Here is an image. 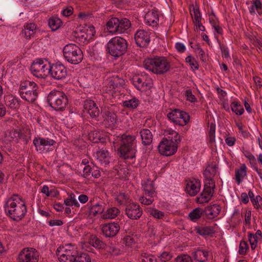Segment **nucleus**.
I'll return each instance as SVG.
<instances>
[{
  "label": "nucleus",
  "instance_id": "6e6d98bb",
  "mask_svg": "<svg viewBox=\"0 0 262 262\" xmlns=\"http://www.w3.org/2000/svg\"><path fill=\"white\" fill-rule=\"evenodd\" d=\"M46 61H44L42 66H41V70L40 71L39 74L41 75V77L40 78H45L46 76L47 75V74H49V69L50 68V64H46L45 63Z\"/></svg>",
  "mask_w": 262,
  "mask_h": 262
},
{
  "label": "nucleus",
  "instance_id": "8fccbe9b",
  "mask_svg": "<svg viewBox=\"0 0 262 262\" xmlns=\"http://www.w3.org/2000/svg\"><path fill=\"white\" fill-rule=\"evenodd\" d=\"M156 195H150L149 196H147V195H144L139 198V201L142 204L145 205H149L152 203L154 201V196Z\"/></svg>",
  "mask_w": 262,
  "mask_h": 262
},
{
  "label": "nucleus",
  "instance_id": "f704fd0d",
  "mask_svg": "<svg viewBox=\"0 0 262 262\" xmlns=\"http://www.w3.org/2000/svg\"><path fill=\"white\" fill-rule=\"evenodd\" d=\"M77 251L72 250L67 251L66 254H58V259L60 262H72Z\"/></svg>",
  "mask_w": 262,
  "mask_h": 262
},
{
  "label": "nucleus",
  "instance_id": "4c0bfd02",
  "mask_svg": "<svg viewBox=\"0 0 262 262\" xmlns=\"http://www.w3.org/2000/svg\"><path fill=\"white\" fill-rule=\"evenodd\" d=\"M62 21L60 18L56 16H52L48 19V25L52 31H54L58 29Z\"/></svg>",
  "mask_w": 262,
  "mask_h": 262
},
{
  "label": "nucleus",
  "instance_id": "37998d69",
  "mask_svg": "<svg viewBox=\"0 0 262 262\" xmlns=\"http://www.w3.org/2000/svg\"><path fill=\"white\" fill-rule=\"evenodd\" d=\"M103 205V203L102 202L97 203L94 205L90 208V214L95 216L98 213H102L104 211Z\"/></svg>",
  "mask_w": 262,
  "mask_h": 262
},
{
  "label": "nucleus",
  "instance_id": "f03ea898",
  "mask_svg": "<svg viewBox=\"0 0 262 262\" xmlns=\"http://www.w3.org/2000/svg\"><path fill=\"white\" fill-rule=\"evenodd\" d=\"M4 208L6 215L15 221L21 220L27 212L25 201L16 194L6 201Z\"/></svg>",
  "mask_w": 262,
  "mask_h": 262
},
{
  "label": "nucleus",
  "instance_id": "dca6fc26",
  "mask_svg": "<svg viewBox=\"0 0 262 262\" xmlns=\"http://www.w3.org/2000/svg\"><path fill=\"white\" fill-rule=\"evenodd\" d=\"M134 38L138 47H146L150 41V33L144 30H139L135 33Z\"/></svg>",
  "mask_w": 262,
  "mask_h": 262
},
{
  "label": "nucleus",
  "instance_id": "e433bc0d",
  "mask_svg": "<svg viewBox=\"0 0 262 262\" xmlns=\"http://www.w3.org/2000/svg\"><path fill=\"white\" fill-rule=\"evenodd\" d=\"M180 110L174 109L167 113V117L169 121L175 125L180 124Z\"/></svg>",
  "mask_w": 262,
  "mask_h": 262
},
{
  "label": "nucleus",
  "instance_id": "ea45409f",
  "mask_svg": "<svg viewBox=\"0 0 262 262\" xmlns=\"http://www.w3.org/2000/svg\"><path fill=\"white\" fill-rule=\"evenodd\" d=\"M147 214L156 219H162L165 215L163 212L154 208H147L146 210Z\"/></svg>",
  "mask_w": 262,
  "mask_h": 262
},
{
  "label": "nucleus",
  "instance_id": "a211bd4d",
  "mask_svg": "<svg viewBox=\"0 0 262 262\" xmlns=\"http://www.w3.org/2000/svg\"><path fill=\"white\" fill-rule=\"evenodd\" d=\"M120 228V226L117 223L112 222L103 225L101 231L105 237H113L117 234Z\"/></svg>",
  "mask_w": 262,
  "mask_h": 262
},
{
  "label": "nucleus",
  "instance_id": "5fc2aeb1",
  "mask_svg": "<svg viewBox=\"0 0 262 262\" xmlns=\"http://www.w3.org/2000/svg\"><path fill=\"white\" fill-rule=\"evenodd\" d=\"M176 262H192L191 257L187 254L178 256L175 259Z\"/></svg>",
  "mask_w": 262,
  "mask_h": 262
},
{
  "label": "nucleus",
  "instance_id": "0eeeda50",
  "mask_svg": "<svg viewBox=\"0 0 262 262\" xmlns=\"http://www.w3.org/2000/svg\"><path fill=\"white\" fill-rule=\"evenodd\" d=\"M117 111V107L112 105H105L102 108L101 115L105 127H113L116 124L118 120Z\"/></svg>",
  "mask_w": 262,
  "mask_h": 262
},
{
  "label": "nucleus",
  "instance_id": "6e6552de",
  "mask_svg": "<svg viewBox=\"0 0 262 262\" xmlns=\"http://www.w3.org/2000/svg\"><path fill=\"white\" fill-rule=\"evenodd\" d=\"M178 143L173 141L172 136L164 137L158 145L159 152L166 156L172 155L177 151Z\"/></svg>",
  "mask_w": 262,
  "mask_h": 262
},
{
  "label": "nucleus",
  "instance_id": "774afa93",
  "mask_svg": "<svg viewBox=\"0 0 262 262\" xmlns=\"http://www.w3.org/2000/svg\"><path fill=\"white\" fill-rule=\"evenodd\" d=\"M91 178H98L100 176L99 168L97 166L93 165L92 171L91 172Z\"/></svg>",
  "mask_w": 262,
  "mask_h": 262
},
{
  "label": "nucleus",
  "instance_id": "c756f323",
  "mask_svg": "<svg viewBox=\"0 0 262 262\" xmlns=\"http://www.w3.org/2000/svg\"><path fill=\"white\" fill-rule=\"evenodd\" d=\"M194 231L196 233L204 237L212 236L215 232L214 228L211 226H197L194 228Z\"/></svg>",
  "mask_w": 262,
  "mask_h": 262
},
{
  "label": "nucleus",
  "instance_id": "603ef678",
  "mask_svg": "<svg viewBox=\"0 0 262 262\" xmlns=\"http://www.w3.org/2000/svg\"><path fill=\"white\" fill-rule=\"evenodd\" d=\"M180 114L181 115L179 120L180 124L178 125H184L189 121V115L187 113L181 110H180Z\"/></svg>",
  "mask_w": 262,
  "mask_h": 262
},
{
  "label": "nucleus",
  "instance_id": "3c124183",
  "mask_svg": "<svg viewBox=\"0 0 262 262\" xmlns=\"http://www.w3.org/2000/svg\"><path fill=\"white\" fill-rule=\"evenodd\" d=\"M93 163H91V165H88L84 166L83 169V174L82 176L83 178L90 180L91 179V172L92 171L93 169Z\"/></svg>",
  "mask_w": 262,
  "mask_h": 262
},
{
  "label": "nucleus",
  "instance_id": "49530a36",
  "mask_svg": "<svg viewBox=\"0 0 262 262\" xmlns=\"http://www.w3.org/2000/svg\"><path fill=\"white\" fill-rule=\"evenodd\" d=\"M231 108L232 111L237 115H242L244 112L243 106L237 101L232 102Z\"/></svg>",
  "mask_w": 262,
  "mask_h": 262
},
{
  "label": "nucleus",
  "instance_id": "c03bdc74",
  "mask_svg": "<svg viewBox=\"0 0 262 262\" xmlns=\"http://www.w3.org/2000/svg\"><path fill=\"white\" fill-rule=\"evenodd\" d=\"M202 215H204V209L196 208L189 213V217L192 221H195L199 219Z\"/></svg>",
  "mask_w": 262,
  "mask_h": 262
},
{
  "label": "nucleus",
  "instance_id": "9b49d317",
  "mask_svg": "<svg viewBox=\"0 0 262 262\" xmlns=\"http://www.w3.org/2000/svg\"><path fill=\"white\" fill-rule=\"evenodd\" d=\"M218 167L215 163L209 164L204 171L205 183L215 187V179L217 177Z\"/></svg>",
  "mask_w": 262,
  "mask_h": 262
},
{
  "label": "nucleus",
  "instance_id": "864d4df0",
  "mask_svg": "<svg viewBox=\"0 0 262 262\" xmlns=\"http://www.w3.org/2000/svg\"><path fill=\"white\" fill-rule=\"evenodd\" d=\"M191 15L192 18L193 23L195 25L199 24V23H201V15L199 9H193V12H191Z\"/></svg>",
  "mask_w": 262,
  "mask_h": 262
},
{
  "label": "nucleus",
  "instance_id": "7c9ffc66",
  "mask_svg": "<svg viewBox=\"0 0 262 262\" xmlns=\"http://www.w3.org/2000/svg\"><path fill=\"white\" fill-rule=\"evenodd\" d=\"M21 98L30 103H33L38 97V90H31L30 92L20 93Z\"/></svg>",
  "mask_w": 262,
  "mask_h": 262
},
{
  "label": "nucleus",
  "instance_id": "e2e57ef3",
  "mask_svg": "<svg viewBox=\"0 0 262 262\" xmlns=\"http://www.w3.org/2000/svg\"><path fill=\"white\" fill-rule=\"evenodd\" d=\"M185 95L187 98V100L191 102H195L197 101L194 95L192 94V91L190 89L187 90L185 92Z\"/></svg>",
  "mask_w": 262,
  "mask_h": 262
},
{
  "label": "nucleus",
  "instance_id": "052dcab7",
  "mask_svg": "<svg viewBox=\"0 0 262 262\" xmlns=\"http://www.w3.org/2000/svg\"><path fill=\"white\" fill-rule=\"evenodd\" d=\"M248 249V245L245 241L241 242L239 244L238 252L241 255H245Z\"/></svg>",
  "mask_w": 262,
  "mask_h": 262
},
{
  "label": "nucleus",
  "instance_id": "a878e982",
  "mask_svg": "<svg viewBox=\"0 0 262 262\" xmlns=\"http://www.w3.org/2000/svg\"><path fill=\"white\" fill-rule=\"evenodd\" d=\"M118 34L128 33L131 30V23L126 18H119Z\"/></svg>",
  "mask_w": 262,
  "mask_h": 262
},
{
  "label": "nucleus",
  "instance_id": "ddd939ff",
  "mask_svg": "<svg viewBox=\"0 0 262 262\" xmlns=\"http://www.w3.org/2000/svg\"><path fill=\"white\" fill-rule=\"evenodd\" d=\"M132 83L135 87L140 91L149 90L152 86L151 79L144 76H136L132 79Z\"/></svg>",
  "mask_w": 262,
  "mask_h": 262
},
{
  "label": "nucleus",
  "instance_id": "c9c22d12",
  "mask_svg": "<svg viewBox=\"0 0 262 262\" xmlns=\"http://www.w3.org/2000/svg\"><path fill=\"white\" fill-rule=\"evenodd\" d=\"M139 104V100L135 97H132L131 98L123 102V106L130 110L136 109Z\"/></svg>",
  "mask_w": 262,
  "mask_h": 262
},
{
  "label": "nucleus",
  "instance_id": "9d476101",
  "mask_svg": "<svg viewBox=\"0 0 262 262\" xmlns=\"http://www.w3.org/2000/svg\"><path fill=\"white\" fill-rule=\"evenodd\" d=\"M39 258L38 251L34 248H23L17 257V262H38Z\"/></svg>",
  "mask_w": 262,
  "mask_h": 262
},
{
  "label": "nucleus",
  "instance_id": "c85d7f7f",
  "mask_svg": "<svg viewBox=\"0 0 262 262\" xmlns=\"http://www.w3.org/2000/svg\"><path fill=\"white\" fill-rule=\"evenodd\" d=\"M44 62L43 60L41 59H36L32 63L30 70L31 73L36 77H41V75L39 74L41 70V66Z\"/></svg>",
  "mask_w": 262,
  "mask_h": 262
},
{
  "label": "nucleus",
  "instance_id": "393cba45",
  "mask_svg": "<svg viewBox=\"0 0 262 262\" xmlns=\"http://www.w3.org/2000/svg\"><path fill=\"white\" fill-rule=\"evenodd\" d=\"M221 207L217 204L208 206L204 209V215L208 219H212L216 217L220 212Z\"/></svg>",
  "mask_w": 262,
  "mask_h": 262
},
{
  "label": "nucleus",
  "instance_id": "79ce46f5",
  "mask_svg": "<svg viewBox=\"0 0 262 262\" xmlns=\"http://www.w3.org/2000/svg\"><path fill=\"white\" fill-rule=\"evenodd\" d=\"M119 210L116 207H111L108 208L105 212L104 213L103 216L104 219H113L115 218L119 213Z\"/></svg>",
  "mask_w": 262,
  "mask_h": 262
},
{
  "label": "nucleus",
  "instance_id": "69168bd1",
  "mask_svg": "<svg viewBox=\"0 0 262 262\" xmlns=\"http://www.w3.org/2000/svg\"><path fill=\"white\" fill-rule=\"evenodd\" d=\"M159 258L161 261L166 262L171 259L172 255L169 252H163L160 255Z\"/></svg>",
  "mask_w": 262,
  "mask_h": 262
},
{
  "label": "nucleus",
  "instance_id": "4468645a",
  "mask_svg": "<svg viewBox=\"0 0 262 262\" xmlns=\"http://www.w3.org/2000/svg\"><path fill=\"white\" fill-rule=\"evenodd\" d=\"M104 84L107 91H112L115 89L123 88L125 84V81L117 75H114L107 78L105 80Z\"/></svg>",
  "mask_w": 262,
  "mask_h": 262
},
{
  "label": "nucleus",
  "instance_id": "72a5a7b5",
  "mask_svg": "<svg viewBox=\"0 0 262 262\" xmlns=\"http://www.w3.org/2000/svg\"><path fill=\"white\" fill-rule=\"evenodd\" d=\"M89 244L97 249H104L106 246L103 242L94 235L90 236Z\"/></svg>",
  "mask_w": 262,
  "mask_h": 262
},
{
  "label": "nucleus",
  "instance_id": "423d86ee",
  "mask_svg": "<svg viewBox=\"0 0 262 262\" xmlns=\"http://www.w3.org/2000/svg\"><path fill=\"white\" fill-rule=\"evenodd\" d=\"M64 58L71 64H76L80 63L83 59L81 50L73 43H69L63 49Z\"/></svg>",
  "mask_w": 262,
  "mask_h": 262
},
{
  "label": "nucleus",
  "instance_id": "5701e85b",
  "mask_svg": "<svg viewBox=\"0 0 262 262\" xmlns=\"http://www.w3.org/2000/svg\"><path fill=\"white\" fill-rule=\"evenodd\" d=\"M210 254V251L203 247L194 249L192 253L193 258L199 262L207 261Z\"/></svg>",
  "mask_w": 262,
  "mask_h": 262
},
{
  "label": "nucleus",
  "instance_id": "7ed1b4c3",
  "mask_svg": "<svg viewBox=\"0 0 262 262\" xmlns=\"http://www.w3.org/2000/svg\"><path fill=\"white\" fill-rule=\"evenodd\" d=\"M144 67L154 74L160 75L168 72L170 64L166 58L156 56L146 59L144 61Z\"/></svg>",
  "mask_w": 262,
  "mask_h": 262
},
{
  "label": "nucleus",
  "instance_id": "1a4fd4ad",
  "mask_svg": "<svg viewBox=\"0 0 262 262\" xmlns=\"http://www.w3.org/2000/svg\"><path fill=\"white\" fill-rule=\"evenodd\" d=\"M33 143L36 150L40 153H42L53 150L56 142L49 138H45L38 135L34 138Z\"/></svg>",
  "mask_w": 262,
  "mask_h": 262
},
{
  "label": "nucleus",
  "instance_id": "de8ad7c7",
  "mask_svg": "<svg viewBox=\"0 0 262 262\" xmlns=\"http://www.w3.org/2000/svg\"><path fill=\"white\" fill-rule=\"evenodd\" d=\"M139 262H157V259L153 255L147 253H143L141 255Z\"/></svg>",
  "mask_w": 262,
  "mask_h": 262
},
{
  "label": "nucleus",
  "instance_id": "2f4dec72",
  "mask_svg": "<svg viewBox=\"0 0 262 262\" xmlns=\"http://www.w3.org/2000/svg\"><path fill=\"white\" fill-rule=\"evenodd\" d=\"M5 104L8 108L13 110L18 109L20 105L18 99L12 95L7 96L5 98Z\"/></svg>",
  "mask_w": 262,
  "mask_h": 262
},
{
  "label": "nucleus",
  "instance_id": "6ab92c4d",
  "mask_svg": "<svg viewBox=\"0 0 262 262\" xmlns=\"http://www.w3.org/2000/svg\"><path fill=\"white\" fill-rule=\"evenodd\" d=\"M142 145L144 147L152 148L153 135L150 130L147 128H142L139 132Z\"/></svg>",
  "mask_w": 262,
  "mask_h": 262
},
{
  "label": "nucleus",
  "instance_id": "cd10ccee",
  "mask_svg": "<svg viewBox=\"0 0 262 262\" xmlns=\"http://www.w3.org/2000/svg\"><path fill=\"white\" fill-rule=\"evenodd\" d=\"M38 85L33 81L25 80L21 81L19 93L30 92L31 90H37Z\"/></svg>",
  "mask_w": 262,
  "mask_h": 262
},
{
  "label": "nucleus",
  "instance_id": "39448f33",
  "mask_svg": "<svg viewBox=\"0 0 262 262\" xmlns=\"http://www.w3.org/2000/svg\"><path fill=\"white\" fill-rule=\"evenodd\" d=\"M47 101L51 107L58 111L64 110L69 103L66 94L56 90L50 92L47 97Z\"/></svg>",
  "mask_w": 262,
  "mask_h": 262
},
{
  "label": "nucleus",
  "instance_id": "aec40b11",
  "mask_svg": "<svg viewBox=\"0 0 262 262\" xmlns=\"http://www.w3.org/2000/svg\"><path fill=\"white\" fill-rule=\"evenodd\" d=\"M40 32L39 28L33 23H27L24 26V29L21 31L24 37L29 39L34 35Z\"/></svg>",
  "mask_w": 262,
  "mask_h": 262
},
{
  "label": "nucleus",
  "instance_id": "f3484780",
  "mask_svg": "<svg viewBox=\"0 0 262 262\" xmlns=\"http://www.w3.org/2000/svg\"><path fill=\"white\" fill-rule=\"evenodd\" d=\"M84 111L87 112L91 118L96 119L100 114V111L95 102L91 99H85L83 102Z\"/></svg>",
  "mask_w": 262,
  "mask_h": 262
},
{
  "label": "nucleus",
  "instance_id": "680f3d73",
  "mask_svg": "<svg viewBox=\"0 0 262 262\" xmlns=\"http://www.w3.org/2000/svg\"><path fill=\"white\" fill-rule=\"evenodd\" d=\"M245 157L249 160L252 166L255 165L256 164V160L255 157L250 152L246 151L244 152Z\"/></svg>",
  "mask_w": 262,
  "mask_h": 262
},
{
  "label": "nucleus",
  "instance_id": "2eb2a0df",
  "mask_svg": "<svg viewBox=\"0 0 262 262\" xmlns=\"http://www.w3.org/2000/svg\"><path fill=\"white\" fill-rule=\"evenodd\" d=\"M125 214L130 219L138 220L142 216V209L138 204L132 203L126 206Z\"/></svg>",
  "mask_w": 262,
  "mask_h": 262
},
{
  "label": "nucleus",
  "instance_id": "4be33fe9",
  "mask_svg": "<svg viewBox=\"0 0 262 262\" xmlns=\"http://www.w3.org/2000/svg\"><path fill=\"white\" fill-rule=\"evenodd\" d=\"M214 188L215 187H211V185L204 183V189L198 198V202L203 204L208 202L212 196Z\"/></svg>",
  "mask_w": 262,
  "mask_h": 262
},
{
  "label": "nucleus",
  "instance_id": "f8f14e48",
  "mask_svg": "<svg viewBox=\"0 0 262 262\" xmlns=\"http://www.w3.org/2000/svg\"><path fill=\"white\" fill-rule=\"evenodd\" d=\"M49 74L53 79L60 80L66 77L67 70L62 63L56 62L50 66Z\"/></svg>",
  "mask_w": 262,
  "mask_h": 262
},
{
  "label": "nucleus",
  "instance_id": "a18cd8bd",
  "mask_svg": "<svg viewBox=\"0 0 262 262\" xmlns=\"http://www.w3.org/2000/svg\"><path fill=\"white\" fill-rule=\"evenodd\" d=\"M246 167L245 164H243L239 169L235 170V180L238 184H239L242 181L241 178H243L246 174Z\"/></svg>",
  "mask_w": 262,
  "mask_h": 262
},
{
  "label": "nucleus",
  "instance_id": "b1692460",
  "mask_svg": "<svg viewBox=\"0 0 262 262\" xmlns=\"http://www.w3.org/2000/svg\"><path fill=\"white\" fill-rule=\"evenodd\" d=\"M94 156L101 165L107 167L109 165L111 157L107 150L101 149L97 151Z\"/></svg>",
  "mask_w": 262,
  "mask_h": 262
},
{
  "label": "nucleus",
  "instance_id": "20e7f679",
  "mask_svg": "<svg viewBox=\"0 0 262 262\" xmlns=\"http://www.w3.org/2000/svg\"><path fill=\"white\" fill-rule=\"evenodd\" d=\"M128 43L123 37L115 36L111 38L106 45V51L112 56L117 58L126 52Z\"/></svg>",
  "mask_w": 262,
  "mask_h": 262
},
{
  "label": "nucleus",
  "instance_id": "a19ab883",
  "mask_svg": "<svg viewBox=\"0 0 262 262\" xmlns=\"http://www.w3.org/2000/svg\"><path fill=\"white\" fill-rule=\"evenodd\" d=\"M72 262H91V258L86 253H77Z\"/></svg>",
  "mask_w": 262,
  "mask_h": 262
},
{
  "label": "nucleus",
  "instance_id": "0e129e2a",
  "mask_svg": "<svg viewBox=\"0 0 262 262\" xmlns=\"http://www.w3.org/2000/svg\"><path fill=\"white\" fill-rule=\"evenodd\" d=\"M10 136L14 141H17L20 137H22V132L19 129H15L10 133Z\"/></svg>",
  "mask_w": 262,
  "mask_h": 262
},
{
  "label": "nucleus",
  "instance_id": "13d9d810",
  "mask_svg": "<svg viewBox=\"0 0 262 262\" xmlns=\"http://www.w3.org/2000/svg\"><path fill=\"white\" fill-rule=\"evenodd\" d=\"M186 62L189 63L190 66L192 68L194 67L195 69H199V64L196 61L195 59L191 55H189L185 58Z\"/></svg>",
  "mask_w": 262,
  "mask_h": 262
},
{
  "label": "nucleus",
  "instance_id": "473e14b6",
  "mask_svg": "<svg viewBox=\"0 0 262 262\" xmlns=\"http://www.w3.org/2000/svg\"><path fill=\"white\" fill-rule=\"evenodd\" d=\"M146 22L149 25L155 26L157 25L159 21V16L155 11L148 12L145 16Z\"/></svg>",
  "mask_w": 262,
  "mask_h": 262
},
{
  "label": "nucleus",
  "instance_id": "f257e3e1",
  "mask_svg": "<svg viewBox=\"0 0 262 262\" xmlns=\"http://www.w3.org/2000/svg\"><path fill=\"white\" fill-rule=\"evenodd\" d=\"M111 140L120 158L124 159H133L135 158L136 149L135 136L120 134L116 136H113Z\"/></svg>",
  "mask_w": 262,
  "mask_h": 262
},
{
  "label": "nucleus",
  "instance_id": "338daca9",
  "mask_svg": "<svg viewBox=\"0 0 262 262\" xmlns=\"http://www.w3.org/2000/svg\"><path fill=\"white\" fill-rule=\"evenodd\" d=\"M251 202L254 207L258 209L262 205V198L259 195H257L255 198L253 199Z\"/></svg>",
  "mask_w": 262,
  "mask_h": 262
},
{
  "label": "nucleus",
  "instance_id": "58836bf2",
  "mask_svg": "<svg viewBox=\"0 0 262 262\" xmlns=\"http://www.w3.org/2000/svg\"><path fill=\"white\" fill-rule=\"evenodd\" d=\"M144 190V194L149 196L150 195H156L155 188L154 182L148 181L142 186Z\"/></svg>",
  "mask_w": 262,
  "mask_h": 262
},
{
  "label": "nucleus",
  "instance_id": "bf43d9fd",
  "mask_svg": "<svg viewBox=\"0 0 262 262\" xmlns=\"http://www.w3.org/2000/svg\"><path fill=\"white\" fill-rule=\"evenodd\" d=\"M236 125L239 129V132L241 133L244 138H248L250 135L249 132L244 130L243 125L241 122H236Z\"/></svg>",
  "mask_w": 262,
  "mask_h": 262
},
{
  "label": "nucleus",
  "instance_id": "09e8293b",
  "mask_svg": "<svg viewBox=\"0 0 262 262\" xmlns=\"http://www.w3.org/2000/svg\"><path fill=\"white\" fill-rule=\"evenodd\" d=\"M231 218V221L233 224V226L234 227L241 222L242 214L238 209H235Z\"/></svg>",
  "mask_w": 262,
  "mask_h": 262
},
{
  "label": "nucleus",
  "instance_id": "bb28decb",
  "mask_svg": "<svg viewBox=\"0 0 262 262\" xmlns=\"http://www.w3.org/2000/svg\"><path fill=\"white\" fill-rule=\"evenodd\" d=\"M119 18L112 17L110 18L106 24L107 31L112 34H118Z\"/></svg>",
  "mask_w": 262,
  "mask_h": 262
},
{
  "label": "nucleus",
  "instance_id": "412c9836",
  "mask_svg": "<svg viewBox=\"0 0 262 262\" xmlns=\"http://www.w3.org/2000/svg\"><path fill=\"white\" fill-rule=\"evenodd\" d=\"M201 182L196 179L191 178L187 183L186 192L191 196L195 195L200 190Z\"/></svg>",
  "mask_w": 262,
  "mask_h": 262
},
{
  "label": "nucleus",
  "instance_id": "4d7b16f0",
  "mask_svg": "<svg viewBox=\"0 0 262 262\" xmlns=\"http://www.w3.org/2000/svg\"><path fill=\"white\" fill-rule=\"evenodd\" d=\"M215 125L211 123L209 125V136L210 142H213L215 141Z\"/></svg>",
  "mask_w": 262,
  "mask_h": 262
}]
</instances>
